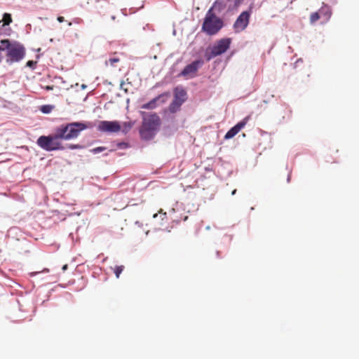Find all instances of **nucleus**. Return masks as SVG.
Listing matches in <instances>:
<instances>
[{
	"instance_id": "obj_28",
	"label": "nucleus",
	"mask_w": 359,
	"mask_h": 359,
	"mask_svg": "<svg viewBox=\"0 0 359 359\" xmlns=\"http://www.w3.org/2000/svg\"><path fill=\"white\" fill-rule=\"evenodd\" d=\"M157 216H158V214H157V213H156V214H154V215L153 217H154V218H155V217H156Z\"/></svg>"
},
{
	"instance_id": "obj_7",
	"label": "nucleus",
	"mask_w": 359,
	"mask_h": 359,
	"mask_svg": "<svg viewBox=\"0 0 359 359\" xmlns=\"http://www.w3.org/2000/svg\"><path fill=\"white\" fill-rule=\"evenodd\" d=\"M187 94L184 88L177 86L174 89V100L169 105V111L175 113L180 110L182 104L187 100Z\"/></svg>"
},
{
	"instance_id": "obj_13",
	"label": "nucleus",
	"mask_w": 359,
	"mask_h": 359,
	"mask_svg": "<svg viewBox=\"0 0 359 359\" xmlns=\"http://www.w3.org/2000/svg\"><path fill=\"white\" fill-rule=\"evenodd\" d=\"M120 59L118 57H111L108 60H106V65H111L112 67H116V64L119 62Z\"/></svg>"
},
{
	"instance_id": "obj_14",
	"label": "nucleus",
	"mask_w": 359,
	"mask_h": 359,
	"mask_svg": "<svg viewBox=\"0 0 359 359\" xmlns=\"http://www.w3.org/2000/svg\"><path fill=\"white\" fill-rule=\"evenodd\" d=\"M3 22L4 25H8L12 22L11 15L8 13H4L3 16Z\"/></svg>"
},
{
	"instance_id": "obj_19",
	"label": "nucleus",
	"mask_w": 359,
	"mask_h": 359,
	"mask_svg": "<svg viewBox=\"0 0 359 359\" xmlns=\"http://www.w3.org/2000/svg\"><path fill=\"white\" fill-rule=\"evenodd\" d=\"M50 109H51V107L48 105H44V106H42L41 107V111L45 113V114H48L50 111Z\"/></svg>"
},
{
	"instance_id": "obj_11",
	"label": "nucleus",
	"mask_w": 359,
	"mask_h": 359,
	"mask_svg": "<svg viewBox=\"0 0 359 359\" xmlns=\"http://www.w3.org/2000/svg\"><path fill=\"white\" fill-rule=\"evenodd\" d=\"M169 97H170V93H162V94L159 95L158 96H157L156 97L152 99L149 102H147L146 104H144L142 106V108L144 109H154V108H156L157 107V102H161V103H164V102H165L166 100Z\"/></svg>"
},
{
	"instance_id": "obj_2",
	"label": "nucleus",
	"mask_w": 359,
	"mask_h": 359,
	"mask_svg": "<svg viewBox=\"0 0 359 359\" xmlns=\"http://www.w3.org/2000/svg\"><path fill=\"white\" fill-rule=\"evenodd\" d=\"M223 26V20L213 12V8H210L205 16L202 31L208 35H215Z\"/></svg>"
},
{
	"instance_id": "obj_15",
	"label": "nucleus",
	"mask_w": 359,
	"mask_h": 359,
	"mask_svg": "<svg viewBox=\"0 0 359 359\" xmlns=\"http://www.w3.org/2000/svg\"><path fill=\"white\" fill-rule=\"evenodd\" d=\"M123 269H124V266H123V265L115 266V268L114 269V273L116 275V277L117 278H119L120 274L122 273Z\"/></svg>"
},
{
	"instance_id": "obj_9",
	"label": "nucleus",
	"mask_w": 359,
	"mask_h": 359,
	"mask_svg": "<svg viewBox=\"0 0 359 359\" xmlns=\"http://www.w3.org/2000/svg\"><path fill=\"white\" fill-rule=\"evenodd\" d=\"M203 61L198 60L187 65L181 72L180 75L187 78L191 79L196 76L198 69L203 65Z\"/></svg>"
},
{
	"instance_id": "obj_24",
	"label": "nucleus",
	"mask_w": 359,
	"mask_h": 359,
	"mask_svg": "<svg viewBox=\"0 0 359 359\" xmlns=\"http://www.w3.org/2000/svg\"><path fill=\"white\" fill-rule=\"evenodd\" d=\"M44 89L46 90H50L53 89V86H46L44 87Z\"/></svg>"
},
{
	"instance_id": "obj_1",
	"label": "nucleus",
	"mask_w": 359,
	"mask_h": 359,
	"mask_svg": "<svg viewBox=\"0 0 359 359\" xmlns=\"http://www.w3.org/2000/svg\"><path fill=\"white\" fill-rule=\"evenodd\" d=\"M143 114L142 125L140 130L142 139L149 140L153 138L161 123L159 116L156 113Z\"/></svg>"
},
{
	"instance_id": "obj_27",
	"label": "nucleus",
	"mask_w": 359,
	"mask_h": 359,
	"mask_svg": "<svg viewBox=\"0 0 359 359\" xmlns=\"http://www.w3.org/2000/svg\"><path fill=\"white\" fill-rule=\"evenodd\" d=\"M236 192V189H234L232 192H231V194L232 195H234Z\"/></svg>"
},
{
	"instance_id": "obj_12",
	"label": "nucleus",
	"mask_w": 359,
	"mask_h": 359,
	"mask_svg": "<svg viewBox=\"0 0 359 359\" xmlns=\"http://www.w3.org/2000/svg\"><path fill=\"white\" fill-rule=\"evenodd\" d=\"M249 117H245L236 126L231 128L225 135L224 138L228 140L233 137L239 131L245 127L248 121Z\"/></svg>"
},
{
	"instance_id": "obj_29",
	"label": "nucleus",
	"mask_w": 359,
	"mask_h": 359,
	"mask_svg": "<svg viewBox=\"0 0 359 359\" xmlns=\"http://www.w3.org/2000/svg\"><path fill=\"white\" fill-rule=\"evenodd\" d=\"M111 19H112L113 20H115V16H114V15H113V16H111Z\"/></svg>"
},
{
	"instance_id": "obj_26",
	"label": "nucleus",
	"mask_w": 359,
	"mask_h": 359,
	"mask_svg": "<svg viewBox=\"0 0 359 359\" xmlns=\"http://www.w3.org/2000/svg\"><path fill=\"white\" fill-rule=\"evenodd\" d=\"M67 269H68V264H65V265L62 266V271H65Z\"/></svg>"
},
{
	"instance_id": "obj_17",
	"label": "nucleus",
	"mask_w": 359,
	"mask_h": 359,
	"mask_svg": "<svg viewBox=\"0 0 359 359\" xmlns=\"http://www.w3.org/2000/svg\"><path fill=\"white\" fill-rule=\"evenodd\" d=\"M131 128L132 125L130 123H124L123 126V132L127 133Z\"/></svg>"
},
{
	"instance_id": "obj_25",
	"label": "nucleus",
	"mask_w": 359,
	"mask_h": 359,
	"mask_svg": "<svg viewBox=\"0 0 359 359\" xmlns=\"http://www.w3.org/2000/svg\"><path fill=\"white\" fill-rule=\"evenodd\" d=\"M4 50H5V48H4V47H3V46H0V52L3 51ZM1 60H2V56L0 55V62H1Z\"/></svg>"
},
{
	"instance_id": "obj_6",
	"label": "nucleus",
	"mask_w": 359,
	"mask_h": 359,
	"mask_svg": "<svg viewBox=\"0 0 359 359\" xmlns=\"http://www.w3.org/2000/svg\"><path fill=\"white\" fill-rule=\"evenodd\" d=\"M231 39L224 38L217 41L214 45L206 53V59L210 60L218 55L224 53L230 47Z\"/></svg>"
},
{
	"instance_id": "obj_10",
	"label": "nucleus",
	"mask_w": 359,
	"mask_h": 359,
	"mask_svg": "<svg viewBox=\"0 0 359 359\" xmlns=\"http://www.w3.org/2000/svg\"><path fill=\"white\" fill-rule=\"evenodd\" d=\"M98 130L104 133H118L121 130V126L116 121H102L98 125Z\"/></svg>"
},
{
	"instance_id": "obj_22",
	"label": "nucleus",
	"mask_w": 359,
	"mask_h": 359,
	"mask_svg": "<svg viewBox=\"0 0 359 359\" xmlns=\"http://www.w3.org/2000/svg\"><path fill=\"white\" fill-rule=\"evenodd\" d=\"M35 62L32 61V60H29L27 62V66L28 67H32L34 65H35Z\"/></svg>"
},
{
	"instance_id": "obj_31",
	"label": "nucleus",
	"mask_w": 359,
	"mask_h": 359,
	"mask_svg": "<svg viewBox=\"0 0 359 359\" xmlns=\"http://www.w3.org/2000/svg\"><path fill=\"white\" fill-rule=\"evenodd\" d=\"M68 25H69V26H71L72 24V22H69V24H68Z\"/></svg>"
},
{
	"instance_id": "obj_30",
	"label": "nucleus",
	"mask_w": 359,
	"mask_h": 359,
	"mask_svg": "<svg viewBox=\"0 0 359 359\" xmlns=\"http://www.w3.org/2000/svg\"><path fill=\"white\" fill-rule=\"evenodd\" d=\"M217 255L218 257L219 256V251L217 252Z\"/></svg>"
},
{
	"instance_id": "obj_21",
	"label": "nucleus",
	"mask_w": 359,
	"mask_h": 359,
	"mask_svg": "<svg viewBox=\"0 0 359 359\" xmlns=\"http://www.w3.org/2000/svg\"><path fill=\"white\" fill-rule=\"evenodd\" d=\"M158 212L161 214V217L162 220H164L165 219H166L167 213L163 212L162 209H161Z\"/></svg>"
},
{
	"instance_id": "obj_20",
	"label": "nucleus",
	"mask_w": 359,
	"mask_h": 359,
	"mask_svg": "<svg viewBox=\"0 0 359 359\" xmlns=\"http://www.w3.org/2000/svg\"><path fill=\"white\" fill-rule=\"evenodd\" d=\"M68 148L71 149H81L82 147L79 144H69L68 146Z\"/></svg>"
},
{
	"instance_id": "obj_5",
	"label": "nucleus",
	"mask_w": 359,
	"mask_h": 359,
	"mask_svg": "<svg viewBox=\"0 0 359 359\" xmlns=\"http://www.w3.org/2000/svg\"><path fill=\"white\" fill-rule=\"evenodd\" d=\"M3 47L7 50V62L10 63L20 61L25 56V50L23 46L18 43H11L9 40L1 41Z\"/></svg>"
},
{
	"instance_id": "obj_16",
	"label": "nucleus",
	"mask_w": 359,
	"mask_h": 359,
	"mask_svg": "<svg viewBox=\"0 0 359 359\" xmlns=\"http://www.w3.org/2000/svg\"><path fill=\"white\" fill-rule=\"evenodd\" d=\"M319 18H320L319 14L317 12L313 13L311 15V17H310L311 22L313 23L315 22H316L318 20H319Z\"/></svg>"
},
{
	"instance_id": "obj_23",
	"label": "nucleus",
	"mask_w": 359,
	"mask_h": 359,
	"mask_svg": "<svg viewBox=\"0 0 359 359\" xmlns=\"http://www.w3.org/2000/svg\"><path fill=\"white\" fill-rule=\"evenodd\" d=\"M57 20L59 22H62L65 21V18L62 16H58Z\"/></svg>"
},
{
	"instance_id": "obj_8",
	"label": "nucleus",
	"mask_w": 359,
	"mask_h": 359,
	"mask_svg": "<svg viewBox=\"0 0 359 359\" xmlns=\"http://www.w3.org/2000/svg\"><path fill=\"white\" fill-rule=\"evenodd\" d=\"M251 13L252 7L248 11H243L238 15L233 24V28L236 32H242L248 27Z\"/></svg>"
},
{
	"instance_id": "obj_3",
	"label": "nucleus",
	"mask_w": 359,
	"mask_h": 359,
	"mask_svg": "<svg viewBox=\"0 0 359 359\" xmlns=\"http://www.w3.org/2000/svg\"><path fill=\"white\" fill-rule=\"evenodd\" d=\"M88 128V126L83 122H72L61 125L57 128L61 138L64 140H70L76 138L80 133Z\"/></svg>"
},
{
	"instance_id": "obj_4",
	"label": "nucleus",
	"mask_w": 359,
	"mask_h": 359,
	"mask_svg": "<svg viewBox=\"0 0 359 359\" xmlns=\"http://www.w3.org/2000/svg\"><path fill=\"white\" fill-rule=\"evenodd\" d=\"M62 140V139L56 129L54 134L49 135L48 136H40L38 138L36 143L41 149L48 151H51L65 149Z\"/></svg>"
},
{
	"instance_id": "obj_18",
	"label": "nucleus",
	"mask_w": 359,
	"mask_h": 359,
	"mask_svg": "<svg viewBox=\"0 0 359 359\" xmlns=\"http://www.w3.org/2000/svg\"><path fill=\"white\" fill-rule=\"evenodd\" d=\"M105 150V148L103 147H95L94 149H93L91 150V151L93 153V154H97L99 152H101V151H103Z\"/></svg>"
}]
</instances>
